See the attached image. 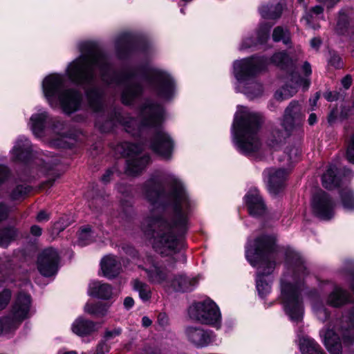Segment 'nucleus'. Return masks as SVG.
<instances>
[{"label": "nucleus", "instance_id": "a19ab883", "mask_svg": "<svg viewBox=\"0 0 354 354\" xmlns=\"http://www.w3.org/2000/svg\"><path fill=\"white\" fill-rule=\"evenodd\" d=\"M30 188L26 185H17L11 193V198L14 200H18L25 197L30 192Z\"/></svg>", "mask_w": 354, "mask_h": 354}, {"label": "nucleus", "instance_id": "a878e982", "mask_svg": "<svg viewBox=\"0 0 354 354\" xmlns=\"http://www.w3.org/2000/svg\"><path fill=\"white\" fill-rule=\"evenodd\" d=\"M323 7L316 6L305 13L301 22L309 28L317 29L319 28V21L323 19Z\"/></svg>", "mask_w": 354, "mask_h": 354}, {"label": "nucleus", "instance_id": "f3484780", "mask_svg": "<svg viewBox=\"0 0 354 354\" xmlns=\"http://www.w3.org/2000/svg\"><path fill=\"white\" fill-rule=\"evenodd\" d=\"M143 270L146 272L150 283L162 286L166 291L169 290L171 277L165 266L157 263L149 265L146 263Z\"/></svg>", "mask_w": 354, "mask_h": 354}, {"label": "nucleus", "instance_id": "dca6fc26", "mask_svg": "<svg viewBox=\"0 0 354 354\" xmlns=\"http://www.w3.org/2000/svg\"><path fill=\"white\" fill-rule=\"evenodd\" d=\"M185 335L189 343L198 348L206 347L215 340V336L212 332L199 326L186 327Z\"/></svg>", "mask_w": 354, "mask_h": 354}, {"label": "nucleus", "instance_id": "0eeeda50", "mask_svg": "<svg viewBox=\"0 0 354 354\" xmlns=\"http://www.w3.org/2000/svg\"><path fill=\"white\" fill-rule=\"evenodd\" d=\"M65 82L64 75L51 73L42 80L41 89L51 107H60L64 113H71L79 109L82 95L77 91L66 88Z\"/></svg>", "mask_w": 354, "mask_h": 354}, {"label": "nucleus", "instance_id": "72a5a7b5", "mask_svg": "<svg viewBox=\"0 0 354 354\" xmlns=\"http://www.w3.org/2000/svg\"><path fill=\"white\" fill-rule=\"evenodd\" d=\"M109 306L102 304V303H97V304H89L87 303L84 308V312L94 315L95 317H104L105 316L109 310Z\"/></svg>", "mask_w": 354, "mask_h": 354}, {"label": "nucleus", "instance_id": "423d86ee", "mask_svg": "<svg viewBox=\"0 0 354 354\" xmlns=\"http://www.w3.org/2000/svg\"><path fill=\"white\" fill-rule=\"evenodd\" d=\"M165 118L166 113L162 105L152 100H147L140 108L139 122L134 118L118 115L115 119L106 121L104 124L97 122V125L102 131L107 132L120 123L127 132L137 136L145 128L158 129Z\"/></svg>", "mask_w": 354, "mask_h": 354}, {"label": "nucleus", "instance_id": "2eb2a0df", "mask_svg": "<svg viewBox=\"0 0 354 354\" xmlns=\"http://www.w3.org/2000/svg\"><path fill=\"white\" fill-rule=\"evenodd\" d=\"M174 146V141L171 136L162 129L158 131L151 142V150L165 160L171 159Z\"/></svg>", "mask_w": 354, "mask_h": 354}, {"label": "nucleus", "instance_id": "c85d7f7f", "mask_svg": "<svg viewBox=\"0 0 354 354\" xmlns=\"http://www.w3.org/2000/svg\"><path fill=\"white\" fill-rule=\"evenodd\" d=\"M283 8L284 6L282 3L263 4L259 7V11L263 18L274 20L281 17Z\"/></svg>", "mask_w": 354, "mask_h": 354}, {"label": "nucleus", "instance_id": "a211bd4d", "mask_svg": "<svg viewBox=\"0 0 354 354\" xmlns=\"http://www.w3.org/2000/svg\"><path fill=\"white\" fill-rule=\"evenodd\" d=\"M33 149L30 141L25 136H20L15 141L10 151L12 160L20 162H28L32 156Z\"/></svg>", "mask_w": 354, "mask_h": 354}, {"label": "nucleus", "instance_id": "9d476101", "mask_svg": "<svg viewBox=\"0 0 354 354\" xmlns=\"http://www.w3.org/2000/svg\"><path fill=\"white\" fill-rule=\"evenodd\" d=\"M191 319L217 329L221 326V314L218 306L211 299H206L193 303L188 309Z\"/></svg>", "mask_w": 354, "mask_h": 354}, {"label": "nucleus", "instance_id": "e433bc0d", "mask_svg": "<svg viewBox=\"0 0 354 354\" xmlns=\"http://www.w3.org/2000/svg\"><path fill=\"white\" fill-rule=\"evenodd\" d=\"M272 39L274 41H282L283 44H287L290 40L289 31L283 27H276L272 33Z\"/></svg>", "mask_w": 354, "mask_h": 354}, {"label": "nucleus", "instance_id": "e2e57ef3", "mask_svg": "<svg viewBox=\"0 0 354 354\" xmlns=\"http://www.w3.org/2000/svg\"><path fill=\"white\" fill-rule=\"evenodd\" d=\"M10 267V263L8 261H4L0 259V272H3L4 270L8 269Z\"/></svg>", "mask_w": 354, "mask_h": 354}, {"label": "nucleus", "instance_id": "4be33fe9", "mask_svg": "<svg viewBox=\"0 0 354 354\" xmlns=\"http://www.w3.org/2000/svg\"><path fill=\"white\" fill-rule=\"evenodd\" d=\"M271 27L272 25L268 23L262 24L257 32V38L247 37L243 39L240 44V50H246L256 46L258 43L263 44L265 42L269 37Z\"/></svg>", "mask_w": 354, "mask_h": 354}, {"label": "nucleus", "instance_id": "f257e3e1", "mask_svg": "<svg viewBox=\"0 0 354 354\" xmlns=\"http://www.w3.org/2000/svg\"><path fill=\"white\" fill-rule=\"evenodd\" d=\"M65 73L71 82L91 87L86 91V97L89 106L96 113L104 107L100 91L93 87L97 77L107 84L120 86L122 101L125 104L133 103L147 88L166 101L172 100L177 93L176 80L167 70L138 66L118 73L111 66L108 57L95 50L82 53L68 63Z\"/></svg>", "mask_w": 354, "mask_h": 354}, {"label": "nucleus", "instance_id": "8fccbe9b", "mask_svg": "<svg viewBox=\"0 0 354 354\" xmlns=\"http://www.w3.org/2000/svg\"><path fill=\"white\" fill-rule=\"evenodd\" d=\"M122 330L120 328H116L111 330H107L105 333L106 339L114 338L121 334Z\"/></svg>", "mask_w": 354, "mask_h": 354}, {"label": "nucleus", "instance_id": "9b49d317", "mask_svg": "<svg viewBox=\"0 0 354 354\" xmlns=\"http://www.w3.org/2000/svg\"><path fill=\"white\" fill-rule=\"evenodd\" d=\"M141 146L124 142L117 145L115 151L122 156H127L126 173L134 176L140 173L150 161L148 155H141Z\"/></svg>", "mask_w": 354, "mask_h": 354}, {"label": "nucleus", "instance_id": "20e7f679", "mask_svg": "<svg viewBox=\"0 0 354 354\" xmlns=\"http://www.w3.org/2000/svg\"><path fill=\"white\" fill-rule=\"evenodd\" d=\"M303 58L299 47L290 50L288 53L279 52L273 55L270 59L263 56H252L233 62L232 74L235 78L234 89L243 93L248 98L254 100L261 97L263 93V85L257 80L256 75L266 68L270 62L282 70L290 73L292 84L286 85L274 94L276 100L282 101L292 97L297 93L299 86L307 90L310 86L308 78H301L295 73L297 62Z\"/></svg>", "mask_w": 354, "mask_h": 354}, {"label": "nucleus", "instance_id": "393cba45", "mask_svg": "<svg viewBox=\"0 0 354 354\" xmlns=\"http://www.w3.org/2000/svg\"><path fill=\"white\" fill-rule=\"evenodd\" d=\"M350 294L342 288L335 286L326 298V303L333 307H340L350 301Z\"/></svg>", "mask_w": 354, "mask_h": 354}, {"label": "nucleus", "instance_id": "6e6552de", "mask_svg": "<svg viewBox=\"0 0 354 354\" xmlns=\"http://www.w3.org/2000/svg\"><path fill=\"white\" fill-rule=\"evenodd\" d=\"M28 126L37 138L43 137L46 131V135L50 137L49 144L52 147L64 148L69 146L64 131L65 123L52 118L44 108L36 107L34 109Z\"/></svg>", "mask_w": 354, "mask_h": 354}, {"label": "nucleus", "instance_id": "39448f33", "mask_svg": "<svg viewBox=\"0 0 354 354\" xmlns=\"http://www.w3.org/2000/svg\"><path fill=\"white\" fill-rule=\"evenodd\" d=\"M261 115L249 108L238 106L232 126V139L236 149L250 156L257 155L262 144L259 136Z\"/></svg>", "mask_w": 354, "mask_h": 354}, {"label": "nucleus", "instance_id": "13d9d810", "mask_svg": "<svg viewBox=\"0 0 354 354\" xmlns=\"http://www.w3.org/2000/svg\"><path fill=\"white\" fill-rule=\"evenodd\" d=\"M30 232L33 236H39L41 234L42 230L38 225H32L30 228Z\"/></svg>", "mask_w": 354, "mask_h": 354}, {"label": "nucleus", "instance_id": "7c9ffc66", "mask_svg": "<svg viewBox=\"0 0 354 354\" xmlns=\"http://www.w3.org/2000/svg\"><path fill=\"white\" fill-rule=\"evenodd\" d=\"M339 200L343 208L346 211H354V191L348 186L341 188Z\"/></svg>", "mask_w": 354, "mask_h": 354}, {"label": "nucleus", "instance_id": "ddd939ff", "mask_svg": "<svg viewBox=\"0 0 354 354\" xmlns=\"http://www.w3.org/2000/svg\"><path fill=\"white\" fill-rule=\"evenodd\" d=\"M311 205L314 214L322 220H330L334 216L335 203L324 191H320L314 195Z\"/></svg>", "mask_w": 354, "mask_h": 354}, {"label": "nucleus", "instance_id": "58836bf2", "mask_svg": "<svg viewBox=\"0 0 354 354\" xmlns=\"http://www.w3.org/2000/svg\"><path fill=\"white\" fill-rule=\"evenodd\" d=\"M312 308L317 317L321 321H325L329 316L327 309L319 302L316 301H312Z\"/></svg>", "mask_w": 354, "mask_h": 354}, {"label": "nucleus", "instance_id": "473e14b6", "mask_svg": "<svg viewBox=\"0 0 354 354\" xmlns=\"http://www.w3.org/2000/svg\"><path fill=\"white\" fill-rule=\"evenodd\" d=\"M133 289L138 292L140 299L145 302L148 301L151 297V290L148 284L140 281L138 279L131 281Z\"/></svg>", "mask_w": 354, "mask_h": 354}, {"label": "nucleus", "instance_id": "37998d69", "mask_svg": "<svg viewBox=\"0 0 354 354\" xmlns=\"http://www.w3.org/2000/svg\"><path fill=\"white\" fill-rule=\"evenodd\" d=\"M346 157L349 162L354 164V132L348 141Z\"/></svg>", "mask_w": 354, "mask_h": 354}, {"label": "nucleus", "instance_id": "a18cd8bd", "mask_svg": "<svg viewBox=\"0 0 354 354\" xmlns=\"http://www.w3.org/2000/svg\"><path fill=\"white\" fill-rule=\"evenodd\" d=\"M328 64L335 68H340L343 66L341 57L335 53H331L328 59Z\"/></svg>", "mask_w": 354, "mask_h": 354}, {"label": "nucleus", "instance_id": "412c9836", "mask_svg": "<svg viewBox=\"0 0 354 354\" xmlns=\"http://www.w3.org/2000/svg\"><path fill=\"white\" fill-rule=\"evenodd\" d=\"M198 277H190L180 274L171 277L169 290L188 292L193 290L198 285Z\"/></svg>", "mask_w": 354, "mask_h": 354}, {"label": "nucleus", "instance_id": "7ed1b4c3", "mask_svg": "<svg viewBox=\"0 0 354 354\" xmlns=\"http://www.w3.org/2000/svg\"><path fill=\"white\" fill-rule=\"evenodd\" d=\"M284 254L288 272L281 279L280 300L286 315L292 322H299L304 315L302 292L306 267L301 255L293 250H279L273 236L261 235L248 239L245 257L253 267H257L256 287L259 297L265 298L271 292L270 280L268 276L275 267V261Z\"/></svg>", "mask_w": 354, "mask_h": 354}, {"label": "nucleus", "instance_id": "2f4dec72", "mask_svg": "<svg viewBox=\"0 0 354 354\" xmlns=\"http://www.w3.org/2000/svg\"><path fill=\"white\" fill-rule=\"evenodd\" d=\"M351 15L352 12L349 10L344 9L339 11L335 27L338 34H343L347 30L352 19Z\"/></svg>", "mask_w": 354, "mask_h": 354}, {"label": "nucleus", "instance_id": "864d4df0", "mask_svg": "<svg viewBox=\"0 0 354 354\" xmlns=\"http://www.w3.org/2000/svg\"><path fill=\"white\" fill-rule=\"evenodd\" d=\"M352 84V78L351 75H346L342 80V84L346 89L348 88Z\"/></svg>", "mask_w": 354, "mask_h": 354}, {"label": "nucleus", "instance_id": "bf43d9fd", "mask_svg": "<svg viewBox=\"0 0 354 354\" xmlns=\"http://www.w3.org/2000/svg\"><path fill=\"white\" fill-rule=\"evenodd\" d=\"M320 95L319 93H316L313 98L309 100V103L310 106L312 107V110L317 106V102L319 99Z\"/></svg>", "mask_w": 354, "mask_h": 354}, {"label": "nucleus", "instance_id": "338daca9", "mask_svg": "<svg viewBox=\"0 0 354 354\" xmlns=\"http://www.w3.org/2000/svg\"><path fill=\"white\" fill-rule=\"evenodd\" d=\"M52 176H53V178H50V179L48 180V181L50 185H52V184H53V181H54V180H55V174H54V172H53V171L52 172ZM57 177H58V176H56V178H57Z\"/></svg>", "mask_w": 354, "mask_h": 354}, {"label": "nucleus", "instance_id": "69168bd1", "mask_svg": "<svg viewBox=\"0 0 354 354\" xmlns=\"http://www.w3.org/2000/svg\"><path fill=\"white\" fill-rule=\"evenodd\" d=\"M308 122L310 125L315 124L317 122V115L315 113H311L309 115Z\"/></svg>", "mask_w": 354, "mask_h": 354}, {"label": "nucleus", "instance_id": "1a4fd4ad", "mask_svg": "<svg viewBox=\"0 0 354 354\" xmlns=\"http://www.w3.org/2000/svg\"><path fill=\"white\" fill-rule=\"evenodd\" d=\"M304 115L301 105L296 102H291L284 111L281 121L283 131L274 129L269 138L268 145L272 148H277L286 138L297 131L301 125Z\"/></svg>", "mask_w": 354, "mask_h": 354}, {"label": "nucleus", "instance_id": "f704fd0d", "mask_svg": "<svg viewBox=\"0 0 354 354\" xmlns=\"http://www.w3.org/2000/svg\"><path fill=\"white\" fill-rule=\"evenodd\" d=\"M17 235V230L14 227H5L0 230V246L8 247Z\"/></svg>", "mask_w": 354, "mask_h": 354}, {"label": "nucleus", "instance_id": "aec40b11", "mask_svg": "<svg viewBox=\"0 0 354 354\" xmlns=\"http://www.w3.org/2000/svg\"><path fill=\"white\" fill-rule=\"evenodd\" d=\"M248 212L253 216L263 215L266 212V204L257 188H251L244 197Z\"/></svg>", "mask_w": 354, "mask_h": 354}, {"label": "nucleus", "instance_id": "4468645a", "mask_svg": "<svg viewBox=\"0 0 354 354\" xmlns=\"http://www.w3.org/2000/svg\"><path fill=\"white\" fill-rule=\"evenodd\" d=\"M59 256L57 250L49 248L44 250L37 258V269L44 277L55 275L58 270Z\"/></svg>", "mask_w": 354, "mask_h": 354}, {"label": "nucleus", "instance_id": "de8ad7c7", "mask_svg": "<svg viewBox=\"0 0 354 354\" xmlns=\"http://www.w3.org/2000/svg\"><path fill=\"white\" fill-rule=\"evenodd\" d=\"M9 212V207L5 203L0 202V223L8 218Z\"/></svg>", "mask_w": 354, "mask_h": 354}, {"label": "nucleus", "instance_id": "052dcab7", "mask_svg": "<svg viewBox=\"0 0 354 354\" xmlns=\"http://www.w3.org/2000/svg\"><path fill=\"white\" fill-rule=\"evenodd\" d=\"M321 39L318 37H315L310 41V46L313 48L317 50L321 45Z\"/></svg>", "mask_w": 354, "mask_h": 354}, {"label": "nucleus", "instance_id": "c9c22d12", "mask_svg": "<svg viewBox=\"0 0 354 354\" xmlns=\"http://www.w3.org/2000/svg\"><path fill=\"white\" fill-rule=\"evenodd\" d=\"M93 232L91 228L87 225L80 229L78 233V243L80 245H86L93 241Z\"/></svg>", "mask_w": 354, "mask_h": 354}, {"label": "nucleus", "instance_id": "4d7b16f0", "mask_svg": "<svg viewBox=\"0 0 354 354\" xmlns=\"http://www.w3.org/2000/svg\"><path fill=\"white\" fill-rule=\"evenodd\" d=\"M113 174V169H108L106 173L102 176V180L106 183L111 180V176Z\"/></svg>", "mask_w": 354, "mask_h": 354}, {"label": "nucleus", "instance_id": "6e6d98bb", "mask_svg": "<svg viewBox=\"0 0 354 354\" xmlns=\"http://www.w3.org/2000/svg\"><path fill=\"white\" fill-rule=\"evenodd\" d=\"M124 306L126 309L131 308L134 305V300L131 297H127L124 300Z\"/></svg>", "mask_w": 354, "mask_h": 354}, {"label": "nucleus", "instance_id": "79ce46f5", "mask_svg": "<svg viewBox=\"0 0 354 354\" xmlns=\"http://www.w3.org/2000/svg\"><path fill=\"white\" fill-rule=\"evenodd\" d=\"M12 293L8 289H4L0 292V312L4 310L11 299Z\"/></svg>", "mask_w": 354, "mask_h": 354}, {"label": "nucleus", "instance_id": "b1692460", "mask_svg": "<svg viewBox=\"0 0 354 354\" xmlns=\"http://www.w3.org/2000/svg\"><path fill=\"white\" fill-rule=\"evenodd\" d=\"M71 330L79 336H86L97 330V324L80 316L73 322Z\"/></svg>", "mask_w": 354, "mask_h": 354}, {"label": "nucleus", "instance_id": "4c0bfd02", "mask_svg": "<svg viewBox=\"0 0 354 354\" xmlns=\"http://www.w3.org/2000/svg\"><path fill=\"white\" fill-rule=\"evenodd\" d=\"M35 164L39 167L38 170L41 174H47L50 171L53 170L54 166L57 164L55 162L47 159H37Z\"/></svg>", "mask_w": 354, "mask_h": 354}, {"label": "nucleus", "instance_id": "49530a36", "mask_svg": "<svg viewBox=\"0 0 354 354\" xmlns=\"http://www.w3.org/2000/svg\"><path fill=\"white\" fill-rule=\"evenodd\" d=\"M9 169L3 165H0V186L4 183L10 177Z\"/></svg>", "mask_w": 354, "mask_h": 354}, {"label": "nucleus", "instance_id": "09e8293b", "mask_svg": "<svg viewBox=\"0 0 354 354\" xmlns=\"http://www.w3.org/2000/svg\"><path fill=\"white\" fill-rule=\"evenodd\" d=\"M110 351V346L106 343L102 342L97 346L95 352L94 354H106Z\"/></svg>", "mask_w": 354, "mask_h": 354}, {"label": "nucleus", "instance_id": "0e129e2a", "mask_svg": "<svg viewBox=\"0 0 354 354\" xmlns=\"http://www.w3.org/2000/svg\"><path fill=\"white\" fill-rule=\"evenodd\" d=\"M151 320L148 317H143L142 319V324L144 327H148L151 325Z\"/></svg>", "mask_w": 354, "mask_h": 354}, {"label": "nucleus", "instance_id": "774afa93", "mask_svg": "<svg viewBox=\"0 0 354 354\" xmlns=\"http://www.w3.org/2000/svg\"><path fill=\"white\" fill-rule=\"evenodd\" d=\"M58 354H77L75 351L59 352Z\"/></svg>", "mask_w": 354, "mask_h": 354}, {"label": "nucleus", "instance_id": "f03ea898", "mask_svg": "<svg viewBox=\"0 0 354 354\" xmlns=\"http://www.w3.org/2000/svg\"><path fill=\"white\" fill-rule=\"evenodd\" d=\"M143 192L154 208L171 207L174 211L170 218L151 211L142 222L143 233L158 252L166 255L175 252L189 227V216L195 201L183 180L170 172L153 174L145 183Z\"/></svg>", "mask_w": 354, "mask_h": 354}, {"label": "nucleus", "instance_id": "cd10ccee", "mask_svg": "<svg viewBox=\"0 0 354 354\" xmlns=\"http://www.w3.org/2000/svg\"><path fill=\"white\" fill-rule=\"evenodd\" d=\"M299 346L301 354H325L320 346L307 335L299 338Z\"/></svg>", "mask_w": 354, "mask_h": 354}, {"label": "nucleus", "instance_id": "680f3d73", "mask_svg": "<svg viewBox=\"0 0 354 354\" xmlns=\"http://www.w3.org/2000/svg\"><path fill=\"white\" fill-rule=\"evenodd\" d=\"M302 72L306 75H310L312 73L311 66L308 62H304L303 66H302Z\"/></svg>", "mask_w": 354, "mask_h": 354}, {"label": "nucleus", "instance_id": "c03bdc74", "mask_svg": "<svg viewBox=\"0 0 354 354\" xmlns=\"http://www.w3.org/2000/svg\"><path fill=\"white\" fill-rule=\"evenodd\" d=\"M288 161H295L301 154V149L298 147H290L286 149Z\"/></svg>", "mask_w": 354, "mask_h": 354}, {"label": "nucleus", "instance_id": "f8f14e48", "mask_svg": "<svg viewBox=\"0 0 354 354\" xmlns=\"http://www.w3.org/2000/svg\"><path fill=\"white\" fill-rule=\"evenodd\" d=\"M31 297L29 295L20 292L17 295L15 301L12 306L9 315V320L16 329L26 319H28L32 314L31 308Z\"/></svg>", "mask_w": 354, "mask_h": 354}, {"label": "nucleus", "instance_id": "c756f323", "mask_svg": "<svg viewBox=\"0 0 354 354\" xmlns=\"http://www.w3.org/2000/svg\"><path fill=\"white\" fill-rule=\"evenodd\" d=\"M340 184V179L337 176V168L334 165H330L326 171L322 176V185L328 189H333Z\"/></svg>", "mask_w": 354, "mask_h": 354}, {"label": "nucleus", "instance_id": "6ab92c4d", "mask_svg": "<svg viewBox=\"0 0 354 354\" xmlns=\"http://www.w3.org/2000/svg\"><path fill=\"white\" fill-rule=\"evenodd\" d=\"M288 174V171L285 169L269 168L264 170L263 178L270 194H277L280 191Z\"/></svg>", "mask_w": 354, "mask_h": 354}, {"label": "nucleus", "instance_id": "603ef678", "mask_svg": "<svg viewBox=\"0 0 354 354\" xmlns=\"http://www.w3.org/2000/svg\"><path fill=\"white\" fill-rule=\"evenodd\" d=\"M324 97L329 102H333L338 99V94L336 92H326L324 93Z\"/></svg>", "mask_w": 354, "mask_h": 354}, {"label": "nucleus", "instance_id": "5fc2aeb1", "mask_svg": "<svg viewBox=\"0 0 354 354\" xmlns=\"http://www.w3.org/2000/svg\"><path fill=\"white\" fill-rule=\"evenodd\" d=\"M158 322L160 326H165L168 324V317L165 314L161 313L158 317Z\"/></svg>", "mask_w": 354, "mask_h": 354}, {"label": "nucleus", "instance_id": "5701e85b", "mask_svg": "<svg viewBox=\"0 0 354 354\" xmlns=\"http://www.w3.org/2000/svg\"><path fill=\"white\" fill-rule=\"evenodd\" d=\"M103 275L109 279L118 276L121 271V264L113 255H106L100 263Z\"/></svg>", "mask_w": 354, "mask_h": 354}, {"label": "nucleus", "instance_id": "3c124183", "mask_svg": "<svg viewBox=\"0 0 354 354\" xmlns=\"http://www.w3.org/2000/svg\"><path fill=\"white\" fill-rule=\"evenodd\" d=\"M49 219V214L46 211H40L37 216V221L39 222L46 221Z\"/></svg>", "mask_w": 354, "mask_h": 354}, {"label": "nucleus", "instance_id": "ea45409f", "mask_svg": "<svg viewBox=\"0 0 354 354\" xmlns=\"http://www.w3.org/2000/svg\"><path fill=\"white\" fill-rule=\"evenodd\" d=\"M12 325L9 317H0V335L10 334L16 330L15 327Z\"/></svg>", "mask_w": 354, "mask_h": 354}, {"label": "nucleus", "instance_id": "bb28decb", "mask_svg": "<svg viewBox=\"0 0 354 354\" xmlns=\"http://www.w3.org/2000/svg\"><path fill=\"white\" fill-rule=\"evenodd\" d=\"M88 294L100 299H109L113 295L112 287L108 283L93 281L89 284Z\"/></svg>", "mask_w": 354, "mask_h": 354}]
</instances>
